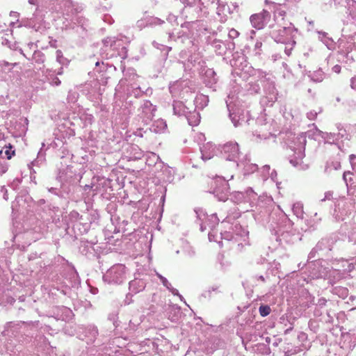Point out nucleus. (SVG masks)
Returning a JSON list of instances; mask_svg holds the SVG:
<instances>
[{
  "label": "nucleus",
  "mask_w": 356,
  "mask_h": 356,
  "mask_svg": "<svg viewBox=\"0 0 356 356\" xmlns=\"http://www.w3.org/2000/svg\"><path fill=\"white\" fill-rule=\"evenodd\" d=\"M186 118L187 119L189 125L194 127L199 124L200 122V114L196 111V108L194 107L193 111L189 108V113H186Z\"/></svg>",
  "instance_id": "27"
},
{
  "label": "nucleus",
  "mask_w": 356,
  "mask_h": 356,
  "mask_svg": "<svg viewBox=\"0 0 356 356\" xmlns=\"http://www.w3.org/2000/svg\"><path fill=\"white\" fill-rule=\"evenodd\" d=\"M160 157L155 153H152L151 155L147 158L146 163L148 165H152L153 164H158L160 166L165 167V171H168L170 174V169L168 166H165L164 163L160 161Z\"/></svg>",
  "instance_id": "38"
},
{
  "label": "nucleus",
  "mask_w": 356,
  "mask_h": 356,
  "mask_svg": "<svg viewBox=\"0 0 356 356\" xmlns=\"http://www.w3.org/2000/svg\"><path fill=\"white\" fill-rule=\"evenodd\" d=\"M232 229L234 234L241 237L247 236L249 234V232L239 223H236Z\"/></svg>",
  "instance_id": "48"
},
{
  "label": "nucleus",
  "mask_w": 356,
  "mask_h": 356,
  "mask_svg": "<svg viewBox=\"0 0 356 356\" xmlns=\"http://www.w3.org/2000/svg\"><path fill=\"white\" fill-rule=\"evenodd\" d=\"M66 279L70 284V288H76L81 284L78 273L74 268L70 270Z\"/></svg>",
  "instance_id": "31"
},
{
  "label": "nucleus",
  "mask_w": 356,
  "mask_h": 356,
  "mask_svg": "<svg viewBox=\"0 0 356 356\" xmlns=\"http://www.w3.org/2000/svg\"><path fill=\"white\" fill-rule=\"evenodd\" d=\"M200 74L204 86L213 92H216L218 86L219 76L213 68H209L205 65L200 71Z\"/></svg>",
  "instance_id": "12"
},
{
  "label": "nucleus",
  "mask_w": 356,
  "mask_h": 356,
  "mask_svg": "<svg viewBox=\"0 0 356 356\" xmlns=\"http://www.w3.org/2000/svg\"><path fill=\"white\" fill-rule=\"evenodd\" d=\"M82 175L78 172L72 165H67L65 168L59 170L56 176V179L65 185L70 190V193L74 191V188L81 181Z\"/></svg>",
  "instance_id": "6"
},
{
  "label": "nucleus",
  "mask_w": 356,
  "mask_h": 356,
  "mask_svg": "<svg viewBox=\"0 0 356 356\" xmlns=\"http://www.w3.org/2000/svg\"><path fill=\"white\" fill-rule=\"evenodd\" d=\"M271 312V309L268 305H261L259 308V312L260 315L263 317L267 316L270 314Z\"/></svg>",
  "instance_id": "64"
},
{
  "label": "nucleus",
  "mask_w": 356,
  "mask_h": 356,
  "mask_svg": "<svg viewBox=\"0 0 356 356\" xmlns=\"http://www.w3.org/2000/svg\"><path fill=\"white\" fill-rule=\"evenodd\" d=\"M314 296L307 289H304L299 293L298 302L300 307L307 309L314 304Z\"/></svg>",
  "instance_id": "23"
},
{
  "label": "nucleus",
  "mask_w": 356,
  "mask_h": 356,
  "mask_svg": "<svg viewBox=\"0 0 356 356\" xmlns=\"http://www.w3.org/2000/svg\"><path fill=\"white\" fill-rule=\"evenodd\" d=\"M194 211L196 213L197 220L198 221H206L208 220L210 222V223H209L210 227H213V218H215L214 223L216 224L218 222V219L217 215L216 213L212 214L210 216V218L209 219V216L207 215V213L203 209L196 208V209H195Z\"/></svg>",
  "instance_id": "24"
},
{
  "label": "nucleus",
  "mask_w": 356,
  "mask_h": 356,
  "mask_svg": "<svg viewBox=\"0 0 356 356\" xmlns=\"http://www.w3.org/2000/svg\"><path fill=\"white\" fill-rule=\"evenodd\" d=\"M112 180L110 179L102 177L97 179V183L95 188L96 194L99 193L103 198L110 199L113 195V187L111 186Z\"/></svg>",
  "instance_id": "15"
},
{
  "label": "nucleus",
  "mask_w": 356,
  "mask_h": 356,
  "mask_svg": "<svg viewBox=\"0 0 356 356\" xmlns=\"http://www.w3.org/2000/svg\"><path fill=\"white\" fill-rule=\"evenodd\" d=\"M127 268L124 264H115L103 275V281L108 284L119 285L127 278Z\"/></svg>",
  "instance_id": "7"
},
{
  "label": "nucleus",
  "mask_w": 356,
  "mask_h": 356,
  "mask_svg": "<svg viewBox=\"0 0 356 356\" xmlns=\"http://www.w3.org/2000/svg\"><path fill=\"white\" fill-rule=\"evenodd\" d=\"M226 104L229 111V117L235 127L241 126L243 124H250V121L254 120L253 119L250 118L245 119L246 116L244 111L240 108H236L232 112L230 109V104L226 101Z\"/></svg>",
  "instance_id": "17"
},
{
  "label": "nucleus",
  "mask_w": 356,
  "mask_h": 356,
  "mask_svg": "<svg viewBox=\"0 0 356 356\" xmlns=\"http://www.w3.org/2000/svg\"><path fill=\"white\" fill-rule=\"evenodd\" d=\"M26 26L31 28L34 29L36 32H40L41 33H44L47 27L44 25V24H24Z\"/></svg>",
  "instance_id": "59"
},
{
  "label": "nucleus",
  "mask_w": 356,
  "mask_h": 356,
  "mask_svg": "<svg viewBox=\"0 0 356 356\" xmlns=\"http://www.w3.org/2000/svg\"><path fill=\"white\" fill-rule=\"evenodd\" d=\"M270 14L266 10H263L259 13L252 15L250 17L251 22H264L270 19Z\"/></svg>",
  "instance_id": "40"
},
{
  "label": "nucleus",
  "mask_w": 356,
  "mask_h": 356,
  "mask_svg": "<svg viewBox=\"0 0 356 356\" xmlns=\"http://www.w3.org/2000/svg\"><path fill=\"white\" fill-rule=\"evenodd\" d=\"M273 31L270 32L271 37L277 43L284 44V52L289 56L296 44V39L298 35V29L293 24H289V26H272Z\"/></svg>",
  "instance_id": "2"
},
{
  "label": "nucleus",
  "mask_w": 356,
  "mask_h": 356,
  "mask_svg": "<svg viewBox=\"0 0 356 356\" xmlns=\"http://www.w3.org/2000/svg\"><path fill=\"white\" fill-rule=\"evenodd\" d=\"M185 71H191L193 67L199 66L200 71L205 66V61L202 58L200 54L197 51V48L194 49L191 54L187 57V62L181 61Z\"/></svg>",
  "instance_id": "16"
},
{
  "label": "nucleus",
  "mask_w": 356,
  "mask_h": 356,
  "mask_svg": "<svg viewBox=\"0 0 356 356\" xmlns=\"http://www.w3.org/2000/svg\"><path fill=\"white\" fill-rule=\"evenodd\" d=\"M24 327H23V321L8 322L6 325L5 332L10 337L16 339L19 342L24 343L26 337H23Z\"/></svg>",
  "instance_id": "14"
},
{
  "label": "nucleus",
  "mask_w": 356,
  "mask_h": 356,
  "mask_svg": "<svg viewBox=\"0 0 356 356\" xmlns=\"http://www.w3.org/2000/svg\"><path fill=\"white\" fill-rule=\"evenodd\" d=\"M47 190L49 193L58 196L60 198H66V197L70 194V190L69 188H67L65 185H62L60 183V188L57 187H50L47 188Z\"/></svg>",
  "instance_id": "26"
},
{
  "label": "nucleus",
  "mask_w": 356,
  "mask_h": 356,
  "mask_svg": "<svg viewBox=\"0 0 356 356\" xmlns=\"http://www.w3.org/2000/svg\"><path fill=\"white\" fill-rule=\"evenodd\" d=\"M186 43L187 44L190 45V49H183L181 51V52L179 54V56L181 59H182L181 61L187 62V57H188L189 54H191L194 49H195V47L193 44V41L190 40L188 37L186 38Z\"/></svg>",
  "instance_id": "41"
},
{
  "label": "nucleus",
  "mask_w": 356,
  "mask_h": 356,
  "mask_svg": "<svg viewBox=\"0 0 356 356\" xmlns=\"http://www.w3.org/2000/svg\"><path fill=\"white\" fill-rule=\"evenodd\" d=\"M152 45L155 48L161 50V54H162V55H161L162 60H165L168 58V53L170 51H171L172 48L170 47H168V46H166V45H164L162 44H159V43L156 42V41L152 42Z\"/></svg>",
  "instance_id": "43"
},
{
  "label": "nucleus",
  "mask_w": 356,
  "mask_h": 356,
  "mask_svg": "<svg viewBox=\"0 0 356 356\" xmlns=\"http://www.w3.org/2000/svg\"><path fill=\"white\" fill-rule=\"evenodd\" d=\"M258 81L260 82L263 87V90L265 94L261 98L260 103L263 106H273L274 103L277 99V91L275 86V82L264 72H259Z\"/></svg>",
  "instance_id": "5"
},
{
  "label": "nucleus",
  "mask_w": 356,
  "mask_h": 356,
  "mask_svg": "<svg viewBox=\"0 0 356 356\" xmlns=\"http://www.w3.org/2000/svg\"><path fill=\"white\" fill-rule=\"evenodd\" d=\"M220 152L225 160L236 162L239 155L238 144L236 142H227L220 146Z\"/></svg>",
  "instance_id": "13"
},
{
  "label": "nucleus",
  "mask_w": 356,
  "mask_h": 356,
  "mask_svg": "<svg viewBox=\"0 0 356 356\" xmlns=\"http://www.w3.org/2000/svg\"><path fill=\"white\" fill-rule=\"evenodd\" d=\"M231 200L236 204L246 202L243 191H236L232 195Z\"/></svg>",
  "instance_id": "54"
},
{
  "label": "nucleus",
  "mask_w": 356,
  "mask_h": 356,
  "mask_svg": "<svg viewBox=\"0 0 356 356\" xmlns=\"http://www.w3.org/2000/svg\"><path fill=\"white\" fill-rule=\"evenodd\" d=\"M353 175V172L350 171L344 172L343 174V179L346 183L347 187V192L348 195H352L353 191L354 186L353 179L352 176Z\"/></svg>",
  "instance_id": "35"
},
{
  "label": "nucleus",
  "mask_w": 356,
  "mask_h": 356,
  "mask_svg": "<svg viewBox=\"0 0 356 356\" xmlns=\"http://www.w3.org/2000/svg\"><path fill=\"white\" fill-rule=\"evenodd\" d=\"M292 211L297 218L302 220L304 218L305 212L303 210V204L302 202H297L294 203L292 207Z\"/></svg>",
  "instance_id": "46"
},
{
  "label": "nucleus",
  "mask_w": 356,
  "mask_h": 356,
  "mask_svg": "<svg viewBox=\"0 0 356 356\" xmlns=\"http://www.w3.org/2000/svg\"><path fill=\"white\" fill-rule=\"evenodd\" d=\"M337 60L341 63H351L353 61L352 56H349V53L341 50L337 53Z\"/></svg>",
  "instance_id": "49"
},
{
  "label": "nucleus",
  "mask_w": 356,
  "mask_h": 356,
  "mask_svg": "<svg viewBox=\"0 0 356 356\" xmlns=\"http://www.w3.org/2000/svg\"><path fill=\"white\" fill-rule=\"evenodd\" d=\"M211 45L217 54L222 56L226 54V46L224 44V42L219 40H213L211 42Z\"/></svg>",
  "instance_id": "39"
},
{
  "label": "nucleus",
  "mask_w": 356,
  "mask_h": 356,
  "mask_svg": "<svg viewBox=\"0 0 356 356\" xmlns=\"http://www.w3.org/2000/svg\"><path fill=\"white\" fill-rule=\"evenodd\" d=\"M45 161V152L42 149V147L40 149L38 153L37 158L31 163L33 165H42Z\"/></svg>",
  "instance_id": "57"
},
{
  "label": "nucleus",
  "mask_w": 356,
  "mask_h": 356,
  "mask_svg": "<svg viewBox=\"0 0 356 356\" xmlns=\"http://www.w3.org/2000/svg\"><path fill=\"white\" fill-rule=\"evenodd\" d=\"M22 202H33V199L29 195L17 196L15 198V201L14 202H13V204H12L13 210L15 209V207L16 206V204L21 203Z\"/></svg>",
  "instance_id": "60"
},
{
  "label": "nucleus",
  "mask_w": 356,
  "mask_h": 356,
  "mask_svg": "<svg viewBox=\"0 0 356 356\" xmlns=\"http://www.w3.org/2000/svg\"><path fill=\"white\" fill-rule=\"evenodd\" d=\"M152 45L155 48L161 50V54H162V55H161L162 60H165L168 58V53L170 51H171L172 48L170 47H168V46H166V45H164L162 44H159V43L156 42V41L152 42Z\"/></svg>",
  "instance_id": "44"
},
{
  "label": "nucleus",
  "mask_w": 356,
  "mask_h": 356,
  "mask_svg": "<svg viewBox=\"0 0 356 356\" xmlns=\"http://www.w3.org/2000/svg\"><path fill=\"white\" fill-rule=\"evenodd\" d=\"M141 113L139 114L145 124H148L152 121L156 111V106L153 105L149 100H145L140 106Z\"/></svg>",
  "instance_id": "19"
},
{
  "label": "nucleus",
  "mask_w": 356,
  "mask_h": 356,
  "mask_svg": "<svg viewBox=\"0 0 356 356\" xmlns=\"http://www.w3.org/2000/svg\"><path fill=\"white\" fill-rule=\"evenodd\" d=\"M345 275L346 274L343 272H342V270L340 269L332 268V270H330L328 268L327 276L326 280H328V284L334 286L333 285L339 280H341V279H343L345 277Z\"/></svg>",
  "instance_id": "25"
},
{
  "label": "nucleus",
  "mask_w": 356,
  "mask_h": 356,
  "mask_svg": "<svg viewBox=\"0 0 356 356\" xmlns=\"http://www.w3.org/2000/svg\"><path fill=\"white\" fill-rule=\"evenodd\" d=\"M342 36L346 39H353L356 35V24H343Z\"/></svg>",
  "instance_id": "28"
},
{
  "label": "nucleus",
  "mask_w": 356,
  "mask_h": 356,
  "mask_svg": "<svg viewBox=\"0 0 356 356\" xmlns=\"http://www.w3.org/2000/svg\"><path fill=\"white\" fill-rule=\"evenodd\" d=\"M75 331L78 338L82 341H86L88 344L93 343L99 335L98 328L93 324L79 325Z\"/></svg>",
  "instance_id": "11"
},
{
  "label": "nucleus",
  "mask_w": 356,
  "mask_h": 356,
  "mask_svg": "<svg viewBox=\"0 0 356 356\" xmlns=\"http://www.w3.org/2000/svg\"><path fill=\"white\" fill-rule=\"evenodd\" d=\"M268 202V206L264 211H261V213L264 218H268L270 225L275 232L273 234L275 240L278 245L282 246L293 243L296 236L292 229L293 222L279 207L275 208L272 200Z\"/></svg>",
  "instance_id": "1"
},
{
  "label": "nucleus",
  "mask_w": 356,
  "mask_h": 356,
  "mask_svg": "<svg viewBox=\"0 0 356 356\" xmlns=\"http://www.w3.org/2000/svg\"><path fill=\"white\" fill-rule=\"evenodd\" d=\"M32 59L36 63L42 64L44 62L45 56L42 51L39 50H35L32 56Z\"/></svg>",
  "instance_id": "58"
},
{
  "label": "nucleus",
  "mask_w": 356,
  "mask_h": 356,
  "mask_svg": "<svg viewBox=\"0 0 356 356\" xmlns=\"http://www.w3.org/2000/svg\"><path fill=\"white\" fill-rule=\"evenodd\" d=\"M148 275L146 273H136L134 280L129 283V291L134 294L143 291L147 284V278Z\"/></svg>",
  "instance_id": "18"
},
{
  "label": "nucleus",
  "mask_w": 356,
  "mask_h": 356,
  "mask_svg": "<svg viewBox=\"0 0 356 356\" xmlns=\"http://www.w3.org/2000/svg\"><path fill=\"white\" fill-rule=\"evenodd\" d=\"M311 80L314 82H321L324 79V72L321 69H319L316 71L313 72L312 74L309 75Z\"/></svg>",
  "instance_id": "53"
},
{
  "label": "nucleus",
  "mask_w": 356,
  "mask_h": 356,
  "mask_svg": "<svg viewBox=\"0 0 356 356\" xmlns=\"http://www.w3.org/2000/svg\"><path fill=\"white\" fill-rule=\"evenodd\" d=\"M47 79L49 83L53 86H58L60 85V80L54 74H49L47 75Z\"/></svg>",
  "instance_id": "62"
},
{
  "label": "nucleus",
  "mask_w": 356,
  "mask_h": 356,
  "mask_svg": "<svg viewBox=\"0 0 356 356\" xmlns=\"http://www.w3.org/2000/svg\"><path fill=\"white\" fill-rule=\"evenodd\" d=\"M330 292L333 295L337 296L339 298L341 299H345L348 298L349 295L348 288L341 286H332V289H330Z\"/></svg>",
  "instance_id": "36"
},
{
  "label": "nucleus",
  "mask_w": 356,
  "mask_h": 356,
  "mask_svg": "<svg viewBox=\"0 0 356 356\" xmlns=\"http://www.w3.org/2000/svg\"><path fill=\"white\" fill-rule=\"evenodd\" d=\"M59 311L61 312V314H57L56 316L54 317V318L56 321L62 320V321H69L74 316V314L72 313V311L66 307H61L59 309Z\"/></svg>",
  "instance_id": "34"
},
{
  "label": "nucleus",
  "mask_w": 356,
  "mask_h": 356,
  "mask_svg": "<svg viewBox=\"0 0 356 356\" xmlns=\"http://www.w3.org/2000/svg\"><path fill=\"white\" fill-rule=\"evenodd\" d=\"M39 321H23V327H24L23 337H26L24 342H29L33 337L37 329L39 326Z\"/></svg>",
  "instance_id": "22"
},
{
  "label": "nucleus",
  "mask_w": 356,
  "mask_h": 356,
  "mask_svg": "<svg viewBox=\"0 0 356 356\" xmlns=\"http://www.w3.org/2000/svg\"><path fill=\"white\" fill-rule=\"evenodd\" d=\"M122 35H119L117 37H107L102 40V42L104 44V47L106 48H110L111 49H115L117 48L118 42L122 39L121 38Z\"/></svg>",
  "instance_id": "32"
},
{
  "label": "nucleus",
  "mask_w": 356,
  "mask_h": 356,
  "mask_svg": "<svg viewBox=\"0 0 356 356\" xmlns=\"http://www.w3.org/2000/svg\"><path fill=\"white\" fill-rule=\"evenodd\" d=\"M172 107L173 113L175 115H177L179 116H185L186 113H189L190 107L186 106L183 102L174 101L172 104Z\"/></svg>",
  "instance_id": "29"
},
{
  "label": "nucleus",
  "mask_w": 356,
  "mask_h": 356,
  "mask_svg": "<svg viewBox=\"0 0 356 356\" xmlns=\"http://www.w3.org/2000/svg\"><path fill=\"white\" fill-rule=\"evenodd\" d=\"M4 148L5 157L7 159H11V158L13 157V156L15 155V150L13 149L14 147L12 145L9 144L8 145H6Z\"/></svg>",
  "instance_id": "63"
},
{
  "label": "nucleus",
  "mask_w": 356,
  "mask_h": 356,
  "mask_svg": "<svg viewBox=\"0 0 356 356\" xmlns=\"http://www.w3.org/2000/svg\"><path fill=\"white\" fill-rule=\"evenodd\" d=\"M261 84L258 80L256 82L249 83L248 91L252 95L259 94L261 91Z\"/></svg>",
  "instance_id": "55"
},
{
  "label": "nucleus",
  "mask_w": 356,
  "mask_h": 356,
  "mask_svg": "<svg viewBox=\"0 0 356 356\" xmlns=\"http://www.w3.org/2000/svg\"><path fill=\"white\" fill-rule=\"evenodd\" d=\"M231 65L232 66V74L242 76V72H248V69L250 67L248 66L247 61L245 60L244 56H238L237 58L234 57L231 60Z\"/></svg>",
  "instance_id": "20"
},
{
  "label": "nucleus",
  "mask_w": 356,
  "mask_h": 356,
  "mask_svg": "<svg viewBox=\"0 0 356 356\" xmlns=\"http://www.w3.org/2000/svg\"><path fill=\"white\" fill-rule=\"evenodd\" d=\"M167 128V124L163 119L154 121L149 127V130L154 133H161Z\"/></svg>",
  "instance_id": "37"
},
{
  "label": "nucleus",
  "mask_w": 356,
  "mask_h": 356,
  "mask_svg": "<svg viewBox=\"0 0 356 356\" xmlns=\"http://www.w3.org/2000/svg\"><path fill=\"white\" fill-rule=\"evenodd\" d=\"M211 191L219 201L225 202L229 194V186L227 181L223 177H218L211 181Z\"/></svg>",
  "instance_id": "10"
},
{
  "label": "nucleus",
  "mask_w": 356,
  "mask_h": 356,
  "mask_svg": "<svg viewBox=\"0 0 356 356\" xmlns=\"http://www.w3.org/2000/svg\"><path fill=\"white\" fill-rule=\"evenodd\" d=\"M341 262L342 272H343L346 275L348 273H350L355 268L354 264L352 262H349L348 260L343 259V258L338 260Z\"/></svg>",
  "instance_id": "51"
},
{
  "label": "nucleus",
  "mask_w": 356,
  "mask_h": 356,
  "mask_svg": "<svg viewBox=\"0 0 356 356\" xmlns=\"http://www.w3.org/2000/svg\"><path fill=\"white\" fill-rule=\"evenodd\" d=\"M246 202L253 203L257 198V194L250 187L243 191Z\"/></svg>",
  "instance_id": "50"
},
{
  "label": "nucleus",
  "mask_w": 356,
  "mask_h": 356,
  "mask_svg": "<svg viewBox=\"0 0 356 356\" xmlns=\"http://www.w3.org/2000/svg\"><path fill=\"white\" fill-rule=\"evenodd\" d=\"M318 35V38L330 49L331 45H333L334 41L332 38L329 37L327 32L323 31H316Z\"/></svg>",
  "instance_id": "45"
},
{
  "label": "nucleus",
  "mask_w": 356,
  "mask_h": 356,
  "mask_svg": "<svg viewBox=\"0 0 356 356\" xmlns=\"http://www.w3.org/2000/svg\"><path fill=\"white\" fill-rule=\"evenodd\" d=\"M97 243L96 241H88V240L81 239L80 245L79 246V252L88 257H95L97 254L98 250L95 248V245Z\"/></svg>",
  "instance_id": "21"
},
{
  "label": "nucleus",
  "mask_w": 356,
  "mask_h": 356,
  "mask_svg": "<svg viewBox=\"0 0 356 356\" xmlns=\"http://www.w3.org/2000/svg\"><path fill=\"white\" fill-rule=\"evenodd\" d=\"M209 102V98L205 95H200L195 99V107L203 109L206 107Z\"/></svg>",
  "instance_id": "52"
},
{
  "label": "nucleus",
  "mask_w": 356,
  "mask_h": 356,
  "mask_svg": "<svg viewBox=\"0 0 356 356\" xmlns=\"http://www.w3.org/2000/svg\"><path fill=\"white\" fill-rule=\"evenodd\" d=\"M167 315L172 322H177L181 316V307L176 305H170L167 309Z\"/></svg>",
  "instance_id": "30"
},
{
  "label": "nucleus",
  "mask_w": 356,
  "mask_h": 356,
  "mask_svg": "<svg viewBox=\"0 0 356 356\" xmlns=\"http://www.w3.org/2000/svg\"><path fill=\"white\" fill-rule=\"evenodd\" d=\"M17 65V63H9L6 60L0 61V72H2L5 74L4 78H6V76L10 77V73L13 72V69L15 66Z\"/></svg>",
  "instance_id": "33"
},
{
  "label": "nucleus",
  "mask_w": 356,
  "mask_h": 356,
  "mask_svg": "<svg viewBox=\"0 0 356 356\" xmlns=\"http://www.w3.org/2000/svg\"><path fill=\"white\" fill-rule=\"evenodd\" d=\"M73 25V27L72 28V31L73 33L78 34L80 36L83 37L86 33V29L82 24H76Z\"/></svg>",
  "instance_id": "61"
},
{
  "label": "nucleus",
  "mask_w": 356,
  "mask_h": 356,
  "mask_svg": "<svg viewBox=\"0 0 356 356\" xmlns=\"http://www.w3.org/2000/svg\"><path fill=\"white\" fill-rule=\"evenodd\" d=\"M202 159L204 161L209 160L213 156L212 151H209V145H204L200 148Z\"/></svg>",
  "instance_id": "56"
},
{
  "label": "nucleus",
  "mask_w": 356,
  "mask_h": 356,
  "mask_svg": "<svg viewBox=\"0 0 356 356\" xmlns=\"http://www.w3.org/2000/svg\"><path fill=\"white\" fill-rule=\"evenodd\" d=\"M152 45L155 48L161 50V54H162V55H161L162 60H165L168 58V53L170 51H171L172 48L170 47H168V46H166V45H164L162 44H159V43L156 42V41L152 42Z\"/></svg>",
  "instance_id": "42"
},
{
  "label": "nucleus",
  "mask_w": 356,
  "mask_h": 356,
  "mask_svg": "<svg viewBox=\"0 0 356 356\" xmlns=\"http://www.w3.org/2000/svg\"><path fill=\"white\" fill-rule=\"evenodd\" d=\"M307 143L305 134L300 133L298 135H293L290 143L289 147L293 152V156L289 159V163L294 167L300 170L307 168V165L303 164V159L305 156V150Z\"/></svg>",
  "instance_id": "4"
},
{
  "label": "nucleus",
  "mask_w": 356,
  "mask_h": 356,
  "mask_svg": "<svg viewBox=\"0 0 356 356\" xmlns=\"http://www.w3.org/2000/svg\"><path fill=\"white\" fill-rule=\"evenodd\" d=\"M328 267L323 265V260L316 259L314 260L307 259L305 273L309 280H326L327 276Z\"/></svg>",
  "instance_id": "8"
},
{
  "label": "nucleus",
  "mask_w": 356,
  "mask_h": 356,
  "mask_svg": "<svg viewBox=\"0 0 356 356\" xmlns=\"http://www.w3.org/2000/svg\"><path fill=\"white\" fill-rule=\"evenodd\" d=\"M92 222L88 218V213L80 214L76 211L70 212L67 218L66 232L70 234V230L74 234V239L78 238V236L86 234L90 229Z\"/></svg>",
  "instance_id": "3"
},
{
  "label": "nucleus",
  "mask_w": 356,
  "mask_h": 356,
  "mask_svg": "<svg viewBox=\"0 0 356 356\" xmlns=\"http://www.w3.org/2000/svg\"><path fill=\"white\" fill-rule=\"evenodd\" d=\"M118 210V204L115 202H109L106 207V211L108 213L111 215V220L119 218L118 216H116V212Z\"/></svg>",
  "instance_id": "47"
},
{
  "label": "nucleus",
  "mask_w": 356,
  "mask_h": 356,
  "mask_svg": "<svg viewBox=\"0 0 356 356\" xmlns=\"http://www.w3.org/2000/svg\"><path fill=\"white\" fill-rule=\"evenodd\" d=\"M339 239V238L336 234H332L327 237L321 238L309 253V260L319 257L321 253L324 251H332L334 244Z\"/></svg>",
  "instance_id": "9"
}]
</instances>
